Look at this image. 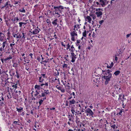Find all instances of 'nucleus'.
<instances>
[{
  "instance_id": "nucleus-20",
  "label": "nucleus",
  "mask_w": 131,
  "mask_h": 131,
  "mask_svg": "<svg viewBox=\"0 0 131 131\" xmlns=\"http://www.w3.org/2000/svg\"><path fill=\"white\" fill-rule=\"evenodd\" d=\"M16 38H21V36L19 34V32H18L16 34Z\"/></svg>"
},
{
  "instance_id": "nucleus-53",
  "label": "nucleus",
  "mask_w": 131,
  "mask_h": 131,
  "mask_svg": "<svg viewBox=\"0 0 131 131\" xmlns=\"http://www.w3.org/2000/svg\"><path fill=\"white\" fill-rule=\"evenodd\" d=\"M117 59L118 58L116 56H115V61L116 62H117Z\"/></svg>"
},
{
  "instance_id": "nucleus-49",
  "label": "nucleus",
  "mask_w": 131,
  "mask_h": 131,
  "mask_svg": "<svg viewBox=\"0 0 131 131\" xmlns=\"http://www.w3.org/2000/svg\"><path fill=\"white\" fill-rule=\"evenodd\" d=\"M116 126L115 124L111 126V127L113 129H115Z\"/></svg>"
},
{
  "instance_id": "nucleus-26",
  "label": "nucleus",
  "mask_w": 131,
  "mask_h": 131,
  "mask_svg": "<svg viewBox=\"0 0 131 131\" xmlns=\"http://www.w3.org/2000/svg\"><path fill=\"white\" fill-rule=\"evenodd\" d=\"M36 93L35 94V96H36L38 95V94H39V92H40V91H38L37 90H36Z\"/></svg>"
},
{
  "instance_id": "nucleus-64",
  "label": "nucleus",
  "mask_w": 131,
  "mask_h": 131,
  "mask_svg": "<svg viewBox=\"0 0 131 131\" xmlns=\"http://www.w3.org/2000/svg\"><path fill=\"white\" fill-rule=\"evenodd\" d=\"M54 37L56 39L57 38V37L56 35L55 34L54 36Z\"/></svg>"
},
{
  "instance_id": "nucleus-47",
  "label": "nucleus",
  "mask_w": 131,
  "mask_h": 131,
  "mask_svg": "<svg viewBox=\"0 0 131 131\" xmlns=\"http://www.w3.org/2000/svg\"><path fill=\"white\" fill-rule=\"evenodd\" d=\"M103 22L104 20H102L99 21V23L100 25H101L102 24V23Z\"/></svg>"
},
{
  "instance_id": "nucleus-63",
  "label": "nucleus",
  "mask_w": 131,
  "mask_h": 131,
  "mask_svg": "<svg viewBox=\"0 0 131 131\" xmlns=\"http://www.w3.org/2000/svg\"><path fill=\"white\" fill-rule=\"evenodd\" d=\"M13 35L14 37H16V34H14V33H13Z\"/></svg>"
},
{
  "instance_id": "nucleus-35",
  "label": "nucleus",
  "mask_w": 131,
  "mask_h": 131,
  "mask_svg": "<svg viewBox=\"0 0 131 131\" xmlns=\"http://www.w3.org/2000/svg\"><path fill=\"white\" fill-rule=\"evenodd\" d=\"M12 58V57L11 55L9 56V57H7V58H6V59L7 60H10V59H11Z\"/></svg>"
},
{
  "instance_id": "nucleus-38",
  "label": "nucleus",
  "mask_w": 131,
  "mask_h": 131,
  "mask_svg": "<svg viewBox=\"0 0 131 131\" xmlns=\"http://www.w3.org/2000/svg\"><path fill=\"white\" fill-rule=\"evenodd\" d=\"M4 36V34L2 32H0V37H3Z\"/></svg>"
},
{
  "instance_id": "nucleus-14",
  "label": "nucleus",
  "mask_w": 131,
  "mask_h": 131,
  "mask_svg": "<svg viewBox=\"0 0 131 131\" xmlns=\"http://www.w3.org/2000/svg\"><path fill=\"white\" fill-rule=\"evenodd\" d=\"M97 78L96 77H93L92 79V81H93L95 83H97Z\"/></svg>"
},
{
  "instance_id": "nucleus-40",
  "label": "nucleus",
  "mask_w": 131,
  "mask_h": 131,
  "mask_svg": "<svg viewBox=\"0 0 131 131\" xmlns=\"http://www.w3.org/2000/svg\"><path fill=\"white\" fill-rule=\"evenodd\" d=\"M18 65V64L17 63H15L13 65V67H17Z\"/></svg>"
},
{
  "instance_id": "nucleus-42",
  "label": "nucleus",
  "mask_w": 131,
  "mask_h": 131,
  "mask_svg": "<svg viewBox=\"0 0 131 131\" xmlns=\"http://www.w3.org/2000/svg\"><path fill=\"white\" fill-rule=\"evenodd\" d=\"M54 74H54L55 75L58 76L59 75V73L58 72V71H57V73H54Z\"/></svg>"
},
{
  "instance_id": "nucleus-30",
  "label": "nucleus",
  "mask_w": 131,
  "mask_h": 131,
  "mask_svg": "<svg viewBox=\"0 0 131 131\" xmlns=\"http://www.w3.org/2000/svg\"><path fill=\"white\" fill-rule=\"evenodd\" d=\"M68 67V65L67 64L65 63L64 64L62 65V67L63 68H67Z\"/></svg>"
},
{
  "instance_id": "nucleus-21",
  "label": "nucleus",
  "mask_w": 131,
  "mask_h": 131,
  "mask_svg": "<svg viewBox=\"0 0 131 131\" xmlns=\"http://www.w3.org/2000/svg\"><path fill=\"white\" fill-rule=\"evenodd\" d=\"M120 73V72L119 71H117L115 72L114 74L115 75H118Z\"/></svg>"
},
{
  "instance_id": "nucleus-37",
  "label": "nucleus",
  "mask_w": 131,
  "mask_h": 131,
  "mask_svg": "<svg viewBox=\"0 0 131 131\" xmlns=\"http://www.w3.org/2000/svg\"><path fill=\"white\" fill-rule=\"evenodd\" d=\"M39 82H40L42 83L43 82V80H41V77H39Z\"/></svg>"
},
{
  "instance_id": "nucleus-11",
  "label": "nucleus",
  "mask_w": 131,
  "mask_h": 131,
  "mask_svg": "<svg viewBox=\"0 0 131 131\" xmlns=\"http://www.w3.org/2000/svg\"><path fill=\"white\" fill-rule=\"evenodd\" d=\"M35 89H36V90H40V89H42V88H41L40 85H36L35 86Z\"/></svg>"
},
{
  "instance_id": "nucleus-32",
  "label": "nucleus",
  "mask_w": 131,
  "mask_h": 131,
  "mask_svg": "<svg viewBox=\"0 0 131 131\" xmlns=\"http://www.w3.org/2000/svg\"><path fill=\"white\" fill-rule=\"evenodd\" d=\"M123 110H121L117 114V115H122L121 114L123 112Z\"/></svg>"
},
{
  "instance_id": "nucleus-45",
  "label": "nucleus",
  "mask_w": 131,
  "mask_h": 131,
  "mask_svg": "<svg viewBox=\"0 0 131 131\" xmlns=\"http://www.w3.org/2000/svg\"><path fill=\"white\" fill-rule=\"evenodd\" d=\"M80 111L82 112H84V110L85 111H86V110H84L83 108H82V109L81 108H80Z\"/></svg>"
},
{
  "instance_id": "nucleus-44",
  "label": "nucleus",
  "mask_w": 131,
  "mask_h": 131,
  "mask_svg": "<svg viewBox=\"0 0 131 131\" xmlns=\"http://www.w3.org/2000/svg\"><path fill=\"white\" fill-rule=\"evenodd\" d=\"M49 60V59H48L47 60H46L44 61H42L43 62H44L46 63L48 62V61Z\"/></svg>"
},
{
  "instance_id": "nucleus-56",
  "label": "nucleus",
  "mask_w": 131,
  "mask_h": 131,
  "mask_svg": "<svg viewBox=\"0 0 131 131\" xmlns=\"http://www.w3.org/2000/svg\"><path fill=\"white\" fill-rule=\"evenodd\" d=\"M37 60L39 61H40L41 60V58L40 57L37 58Z\"/></svg>"
},
{
  "instance_id": "nucleus-55",
  "label": "nucleus",
  "mask_w": 131,
  "mask_h": 131,
  "mask_svg": "<svg viewBox=\"0 0 131 131\" xmlns=\"http://www.w3.org/2000/svg\"><path fill=\"white\" fill-rule=\"evenodd\" d=\"M131 35V33L130 34H128L126 35V38H128L130 36V35Z\"/></svg>"
},
{
  "instance_id": "nucleus-58",
  "label": "nucleus",
  "mask_w": 131,
  "mask_h": 131,
  "mask_svg": "<svg viewBox=\"0 0 131 131\" xmlns=\"http://www.w3.org/2000/svg\"><path fill=\"white\" fill-rule=\"evenodd\" d=\"M44 84L46 86H48V82L45 83V84Z\"/></svg>"
},
{
  "instance_id": "nucleus-57",
  "label": "nucleus",
  "mask_w": 131,
  "mask_h": 131,
  "mask_svg": "<svg viewBox=\"0 0 131 131\" xmlns=\"http://www.w3.org/2000/svg\"><path fill=\"white\" fill-rule=\"evenodd\" d=\"M61 45L62 46L64 47H65V46H66L65 45L64 43H63V42H61Z\"/></svg>"
},
{
  "instance_id": "nucleus-43",
  "label": "nucleus",
  "mask_w": 131,
  "mask_h": 131,
  "mask_svg": "<svg viewBox=\"0 0 131 131\" xmlns=\"http://www.w3.org/2000/svg\"><path fill=\"white\" fill-rule=\"evenodd\" d=\"M19 26L20 27H21L22 26V25L23 24H22V22H19Z\"/></svg>"
},
{
  "instance_id": "nucleus-5",
  "label": "nucleus",
  "mask_w": 131,
  "mask_h": 131,
  "mask_svg": "<svg viewBox=\"0 0 131 131\" xmlns=\"http://www.w3.org/2000/svg\"><path fill=\"white\" fill-rule=\"evenodd\" d=\"M95 14L97 15V17H101V16L102 15V13L101 11H99L98 12H96Z\"/></svg>"
},
{
  "instance_id": "nucleus-19",
  "label": "nucleus",
  "mask_w": 131,
  "mask_h": 131,
  "mask_svg": "<svg viewBox=\"0 0 131 131\" xmlns=\"http://www.w3.org/2000/svg\"><path fill=\"white\" fill-rule=\"evenodd\" d=\"M5 105V103L4 101H2L1 100H0V105L1 106H4Z\"/></svg>"
},
{
  "instance_id": "nucleus-60",
  "label": "nucleus",
  "mask_w": 131,
  "mask_h": 131,
  "mask_svg": "<svg viewBox=\"0 0 131 131\" xmlns=\"http://www.w3.org/2000/svg\"><path fill=\"white\" fill-rule=\"evenodd\" d=\"M41 97H42L41 96V95H39L37 97V98L39 99Z\"/></svg>"
},
{
  "instance_id": "nucleus-15",
  "label": "nucleus",
  "mask_w": 131,
  "mask_h": 131,
  "mask_svg": "<svg viewBox=\"0 0 131 131\" xmlns=\"http://www.w3.org/2000/svg\"><path fill=\"white\" fill-rule=\"evenodd\" d=\"M77 58L76 56L72 57L71 58L72 60L71 61L72 62H75V59Z\"/></svg>"
},
{
  "instance_id": "nucleus-27",
  "label": "nucleus",
  "mask_w": 131,
  "mask_h": 131,
  "mask_svg": "<svg viewBox=\"0 0 131 131\" xmlns=\"http://www.w3.org/2000/svg\"><path fill=\"white\" fill-rule=\"evenodd\" d=\"M83 36L85 37H86V31L84 30V32L83 33Z\"/></svg>"
},
{
  "instance_id": "nucleus-54",
  "label": "nucleus",
  "mask_w": 131,
  "mask_h": 131,
  "mask_svg": "<svg viewBox=\"0 0 131 131\" xmlns=\"http://www.w3.org/2000/svg\"><path fill=\"white\" fill-rule=\"evenodd\" d=\"M92 36H93V38H94L95 37V33H94V32H93V34H92Z\"/></svg>"
},
{
  "instance_id": "nucleus-33",
  "label": "nucleus",
  "mask_w": 131,
  "mask_h": 131,
  "mask_svg": "<svg viewBox=\"0 0 131 131\" xmlns=\"http://www.w3.org/2000/svg\"><path fill=\"white\" fill-rule=\"evenodd\" d=\"M43 100H42V99H41L40 100V101L39 102V105H40L43 102Z\"/></svg>"
},
{
  "instance_id": "nucleus-52",
  "label": "nucleus",
  "mask_w": 131,
  "mask_h": 131,
  "mask_svg": "<svg viewBox=\"0 0 131 131\" xmlns=\"http://www.w3.org/2000/svg\"><path fill=\"white\" fill-rule=\"evenodd\" d=\"M71 39L73 41H75V40L74 37H72L71 38Z\"/></svg>"
},
{
  "instance_id": "nucleus-6",
  "label": "nucleus",
  "mask_w": 131,
  "mask_h": 131,
  "mask_svg": "<svg viewBox=\"0 0 131 131\" xmlns=\"http://www.w3.org/2000/svg\"><path fill=\"white\" fill-rule=\"evenodd\" d=\"M9 73L10 74V75L11 76H15V72L14 70L11 69L9 72Z\"/></svg>"
},
{
  "instance_id": "nucleus-34",
  "label": "nucleus",
  "mask_w": 131,
  "mask_h": 131,
  "mask_svg": "<svg viewBox=\"0 0 131 131\" xmlns=\"http://www.w3.org/2000/svg\"><path fill=\"white\" fill-rule=\"evenodd\" d=\"M19 11L20 12H21L25 13V9H24V8H23V10H21V9L19 10Z\"/></svg>"
},
{
  "instance_id": "nucleus-16",
  "label": "nucleus",
  "mask_w": 131,
  "mask_h": 131,
  "mask_svg": "<svg viewBox=\"0 0 131 131\" xmlns=\"http://www.w3.org/2000/svg\"><path fill=\"white\" fill-rule=\"evenodd\" d=\"M57 19H56L55 20H54L52 22V24L54 25V26L56 25H57Z\"/></svg>"
},
{
  "instance_id": "nucleus-61",
  "label": "nucleus",
  "mask_w": 131,
  "mask_h": 131,
  "mask_svg": "<svg viewBox=\"0 0 131 131\" xmlns=\"http://www.w3.org/2000/svg\"><path fill=\"white\" fill-rule=\"evenodd\" d=\"M68 117H73V115H68Z\"/></svg>"
},
{
  "instance_id": "nucleus-10",
  "label": "nucleus",
  "mask_w": 131,
  "mask_h": 131,
  "mask_svg": "<svg viewBox=\"0 0 131 131\" xmlns=\"http://www.w3.org/2000/svg\"><path fill=\"white\" fill-rule=\"evenodd\" d=\"M10 2L9 1H8L5 4V6L6 7L8 8L9 6H10V7H12V6L11 5V4H9V3Z\"/></svg>"
},
{
  "instance_id": "nucleus-24",
  "label": "nucleus",
  "mask_w": 131,
  "mask_h": 131,
  "mask_svg": "<svg viewBox=\"0 0 131 131\" xmlns=\"http://www.w3.org/2000/svg\"><path fill=\"white\" fill-rule=\"evenodd\" d=\"M71 111L72 112V113L73 114V116H74V112H75V111L74 110V108L73 107H72Z\"/></svg>"
},
{
  "instance_id": "nucleus-39",
  "label": "nucleus",
  "mask_w": 131,
  "mask_h": 131,
  "mask_svg": "<svg viewBox=\"0 0 131 131\" xmlns=\"http://www.w3.org/2000/svg\"><path fill=\"white\" fill-rule=\"evenodd\" d=\"M15 45V43H14V44H13V43H11L10 44V47L11 48V49H12L13 48V46H14V45Z\"/></svg>"
},
{
  "instance_id": "nucleus-22",
  "label": "nucleus",
  "mask_w": 131,
  "mask_h": 131,
  "mask_svg": "<svg viewBox=\"0 0 131 131\" xmlns=\"http://www.w3.org/2000/svg\"><path fill=\"white\" fill-rule=\"evenodd\" d=\"M76 122L77 124H79L80 122L79 119L78 118H77V117L76 118Z\"/></svg>"
},
{
  "instance_id": "nucleus-8",
  "label": "nucleus",
  "mask_w": 131,
  "mask_h": 131,
  "mask_svg": "<svg viewBox=\"0 0 131 131\" xmlns=\"http://www.w3.org/2000/svg\"><path fill=\"white\" fill-rule=\"evenodd\" d=\"M98 1L102 6L106 4V2L103 0H98Z\"/></svg>"
},
{
  "instance_id": "nucleus-3",
  "label": "nucleus",
  "mask_w": 131,
  "mask_h": 131,
  "mask_svg": "<svg viewBox=\"0 0 131 131\" xmlns=\"http://www.w3.org/2000/svg\"><path fill=\"white\" fill-rule=\"evenodd\" d=\"M86 112L87 114V116H91L92 117H93V115L94 113L90 108H89L87 109L86 110Z\"/></svg>"
},
{
  "instance_id": "nucleus-1",
  "label": "nucleus",
  "mask_w": 131,
  "mask_h": 131,
  "mask_svg": "<svg viewBox=\"0 0 131 131\" xmlns=\"http://www.w3.org/2000/svg\"><path fill=\"white\" fill-rule=\"evenodd\" d=\"M112 71L109 69L105 70L104 71L103 70V72L104 74L106 75L102 77L103 80L104 79L105 80V85L107 84L108 83V82L110 80V79L112 77V74L110 73Z\"/></svg>"
},
{
  "instance_id": "nucleus-50",
  "label": "nucleus",
  "mask_w": 131,
  "mask_h": 131,
  "mask_svg": "<svg viewBox=\"0 0 131 131\" xmlns=\"http://www.w3.org/2000/svg\"><path fill=\"white\" fill-rule=\"evenodd\" d=\"M41 96H42V97H44L45 96V94L44 93V92H42L41 93Z\"/></svg>"
},
{
  "instance_id": "nucleus-36",
  "label": "nucleus",
  "mask_w": 131,
  "mask_h": 131,
  "mask_svg": "<svg viewBox=\"0 0 131 131\" xmlns=\"http://www.w3.org/2000/svg\"><path fill=\"white\" fill-rule=\"evenodd\" d=\"M75 50V49H69V50L70 51H71V53H73L74 52V50Z\"/></svg>"
},
{
  "instance_id": "nucleus-51",
  "label": "nucleus",
  "mask_w": 131,
  "mask_h": 131,
  "mask_svg": "<svg viewBox=\"0 0 131 131\" xmlns=\"http://www.w3.org/2000/svg\"><path fill=\"white\" fill-rule=\"evenodd\" d=\"M60 90L62 93H64L65 92L64 90V89H62V88H61V90Z\"/></svg>"
},
{
  "instance_id": "nucleus-48",
  "label": "nucleus",
  "mask_w": 131,
  "mask_h": 131,
  "mask_svg": "<svg viewBox=\"0 0 131 131\" xmlns=\"http://www.w3.org/2000/svg\"><path fill=\"white\" fill-rule=\"evenodd\" d=\"M71 57L76 56V55H75L74 53H71Z\"/></svg>"
},
{
  "instance_id": "nucleus-4",
  "label": "nucleus",
  "mask_w": 131,
  "mask_h": 131,
  "mask_svg": "<svg viewBox=\"0 0 131 131\" xmlns=\"http://www.w3.org/2000/svg\"><path fill=\"white\" fill-rule=\"evenodd\" d=\"M125 96L123 94H121L119 95V97L118 100L121 101L122 102L124 101V100H126V99L124 98Z\"/></svg>"
},
{
  "instance_id": "nucleus-25",
  "label": "nucleus",
  "mask_w": 131,
  "mask_h": 131,
  "mask_svg": "<svg viewBox=\"0 0 131 131\" xmlns=\"http://www.w3.org/2000/svg\"><path fill=\"white\" fill-rule=\"evenodd\" d=\"M22 34L23 35V36L22 37H21V39H25V37H26V36H25L26 33H24V32H23L22 33Z\"/></svg>"
},
{
  "instance_id": "nucleus-23",
  "label": "nucleus",
  "mask_w": 131,
  "mask_h": 131,
  "mask_svg": "<svg viewBox=\"0 0 131 131\" xmlns=\"http://www.w3.org/2000/svg\"><path fill=\"white\" fill-rule=\"evenodd\" d=\"M76 31V30H74L72 32H71L70 33V34L71 36L72 37H74L75 36V32Z\"/></svg>"
},
{
  "instance_id": "nucleus-2",
  "label": "nucleus",
  "mask_w": 131,
  "mask_h": 131,
  "mask_svg": "<svg viewBox=\"0 0 131 131\" xmlns=\"http://www.w3.org/2000/svg\"><path fill=\"white\" fill-rule=\"evenodd\" d=\"M64 7L60 5L57 6H54V8L55 9L54 12L56 14H58V13H62V9H64Z\"/></svg>"
},
{
  "instance_id": "nucleus-13",
  "label": "nucleus",
  "mask_w": 131,
  "mask_h": 131,
  "mask_svg": "<svg viewBox=\"0 0 131 131\" xmlns=\"http://www.w3.org/2000/svg\"><path fill=\"white\" fill-rule=\"evenodd\" d=\"M86 19L88 20V22L89 23H91V21L92 20V19L89 16H88L86 17Z\"/></svg>"
},
{
  "instance_id": "nucleus-59",
  "label": "nucleus",
  "mask_w": 131,
  "mask_h": 131,
  "mask_svg": "<svg viewBox=\"0 0 131 131\" xmlns=\"http://www.w3.org/2000/svg\"><path fill=\"white\" fill-rule=\"evenodd\" d=\"M66 105L67 106H68V105L69 102L67 101H66Z\"/></svg>"
},
{
  "instance_id": "nucleus-62",
  "label": "nucleus",
  "mask_w": 131,
  "mask_h": 131,
  "mask_svg": "<svg viewBox=\"0 0 131 131\" xmlns=\"http://www.w3.org/2000/svg\"><path fill=\"white\" fill-rule=\"evenodd\" d=\"M41 75H42V76L44 78H45V74H41Z\"/></svg>"
},
{
  "instance_id": "nucleus-7",
  "label": "nucleus",
  "mask_w": 131,
  "mask_h": 131,
  "mask_svg": "<svg viewBox=\"0 0 131 131\" xmlns=\"http://www.w3.org/2000/svg\"><path fill=\"white\" fill-rule=\"evenodd\" d=\"M39 32V31L38 29H35L32 32H31V33L34 35H36Z\"/></svg>"
},
{
  "instance_id": "nucleus-46",
  "label": "nucleus",
  "mask_w": 131,
  "mask_h": 131,
  "mask_svg": "<svg viewBox=\"0 0 131 131\" xmlns=\"http://www.w3.org/2000/svg\"><path fill=\"white\" fill-rule=\"evenodd\" d=\"M29 56L31 57V59H33V58L32 57L33 56V54L32 53H30V54H29Z\"/></svg>"
},
{
  "instance_id": "nucleus-17",
  "label": "nucleus",
  "mask_w": 131,
  "mask_h": 131,
  "mask_svg": "<svg viewBox=\"0 0 131 131\" xmlns=\"http://www.w3.org/2000/svg\"><path fill=\"white\" fill-rule=\"evenodd\" d=\"M17 83H16L15 84V85H13L12 84V86L13 88V89H14L15 88V90L17 87Z\"/></svg>"
},
{
  "instance_id": "nucleus-9",
  "label": "nucleus",
  "mask_w": 131,
  "mask_h": 131,
  "mask_svg": "<svg viewBox=\"0 0 131 131\" xmlns=\"http://www.w3.org/2000/svg\"><path fill=\"white\" fill-rule=\"evenodd\" d=\"M69 102L70 103L69 105H70L74 104L75 102V101L73 99H72L71 100H70Z\"/></svg>"
},
{
  "instance_id": "nucleus-31",
  "label": "nucleus",
  "mask_w": 131,
  "mask_h": 131,
  "mask_svg": "<svg viewBox=\"0 0 131 131\" xmlns=\"http://www.w3.org/2000/svg\"><path fill=\"white\" fill-rule=\"evenodd\" d=\"M67 49L68 50V49H70V45L69 43H68V44L67 45Z\"/></svg>"
},
{
  "instance_id": "nucleus-41",
  "label": "nucleus",
  "mask_w": 131,
  "mask_h": 131,
  "mask_svg": "<svg viewBox=\"0 0 131 131\" xmlns=\"http://www.w3.org/2000/svg\"><path fill=\"white\" fill-rule=\"evenodd\" d=\"M58 85H56V87L59 90H61V87L60 86L58 87Z\"/></svg>"
},
{
  "instance_id": "nucleus-28",
  "label": "nucleus",
  "mask_w": 131,
  "mask_h": 131,
  "mask_svg": "<svg viewBox=\"0 0 131 131\" xmlns=\"http://www.w3.org/2000/svg\"><path fill=\"white\" fill-rule=\"evenodd\" d=\"M44 93L45 94H49V90H44Z\"/></svg>"
},
{
  "instance_id": "nucleus-12",
  "label": "nucleus",
  "mask_w": 131,
  "mask_h": 131,
  "mask_svg": "<svg viewBox=\"0 0 131 131\" xmlns=\"http://www.w3.org/2000/svg\"><path fill=\"white\" fill-rule=\"evenodd\" d=\"M16 75H15V76H16L17 78L18 79L20 77V74L19 73L17 69L16 70Z\"/></svg>"
},
{
  "instance_id": "nucleus-29",
  "label": "nucleus",
  "mask_w": 131,
  "mask_h": 131,
  "mask_svg": "<svg viewBox=\"0 0 131 131\" xmlns=\"http://www.w3.org/2000/svg\"><path fill=\"white\" fill-rule=\"evenodd\" d=\"M19 20V19L18 18V17H16L14 18L13 20V21H14L16 20V22L17 23Z\"/></svg>"
},
{
  "instance_id": "nucleus-18",
  "label": "nucleus",
  "mask_w": 131,
  "mask_h": 131,
  "mask_svg": "<svg viewBox=\"0 0 131 131\" xmlns=\"http://www.w3.org/2000/svg\"><path fill=\"white\" fill-rule=\"evenodd\" d=\"M17 111H18L19 113H20L21 111L23 110V108L20 107V108H16Z\"/></svg>"
}]
</instances>
